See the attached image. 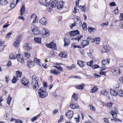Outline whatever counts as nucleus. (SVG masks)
I'll return each mask as SVG.
<instances>
[{
  "label": "nucleus",
  "mask_w": 123,
  "mask_h": 123,
  "mask_svg": "<svg viewBox=\"0 0 123 123\" xmlns=\"http://www.w3.org/2000/svg\"><path fill=\"white\" fill-rule=\"evenodd\" d=\"M31 84L33 88L37 90L39 87L38 82L39 81V78L33 75L31 77Z\"/></svg>",
  "instance_id": "obj_1"
},
{
  "label": "nucleus",
  "mask_w": 123,
  "mask_h": 123,
  "mask_svg": "<svg viewBox=\"0 0 123 123\" xmlns=\"http://www.w3.org/2000/svg\"><path fill=\"white\" fill-rule=\"evenodd\" d=\"M12 34V32H10L8 33L7 35L6 36V38H8L10 37L11 35Z\"/></svg>",
  "instance_id": "obj_55"
},
{
  "label": "nucleus",
  "mask_w": 123,
  "mask_h": 123,
  "mask_svg": "<svg viewBox=\"0 0 123 123\" xmlns=\"http://www.w3.org/2000/svg\"><path fill=\"white\" fill-rule=\"evenodd\" d=\"M63 116L62 115L61 116L60 118L59 119L58 123H59L60 122H61L62 120L63 119Z\"/></svg>",
  "instance_id": "obj_64"
},
{
  "label": "nucleus",
  "mask_w": 123,
  "mask_h": 123,
  "mask_svg": "<svg viewBox=\"0 0 123 123\" xmlns=\"http://www.w3.org/2000/svg\"><path fill=\"white\" fill-rule=\"evenodd\" d=\"M57 71L56 69L51 70L50 71V73L55 75H57L59 74L60 72L59 71Z\"/></svg>",
  "instance_id": "obj_35"
},
{
  "label": "nucleus",
  "mask_w": 123,
  "mask_h": 123,
  "mask_svg": "<svg viewBox=\"0 0 123 123\" xmlns=\"http://www.w3.org/2000/svg\"><path fill=\"white\" fill-rule=\"evenodd\" d=\"M65 2L63 1H61L59 2V3L57 6V8L59 10L62 9L64 5Z\"/></svg>",
  "instance_id": "obj_13"
},
{
  "label": "nucleus",
  "mask_w": 123,
  "mask_h": 123,
  "mask_svg": "<svg viewBox=\"0 0 123 123\" xmlns=\"http://www.w3.org/2000/svg\"><path fill=\"white\" fill-rule=\"evenodd\" d=\"M78 118H74L75 120L77 122H79V118H80V116L79 115H78Z\"/></svg>",
  "instance_id": "obj_58"
},
{
  "label": "nucleus",
  "mask_w": 123,
  "mask_h": 123,
  "mask_svg": "<svg viewBox=\"0 0 123 123\" xmlns=\"http://www.w3.org/2000/svg\"><path fill=\"white\" fill-rule=\"evenodd\" d=\"M51 0H39V3L41 5L48 6L50 4Z\"/></svg>",
  "instance_id": "obj_4"
},
{
  "label": "nucleus",
  "mask_w": 123,
  "mask_h": 123,
  "mask_svg": "<svg viewBox=\"0 0 123 123\" xmlns=\"http://www.w3.org/2000/svg\"><path fill=\"white\" fill-rule=\"evenodd\" d=\"M11 100V97L10 96V95H9L8 98L7 99V103L9 105L10 103V102Z\"/></svg>",
  "instance_id": "obj_44"
},
{
  "label": "nucleus",
  "mask_w": 123,
  "mask_h": 123,
  "mask_svg": "<svg viewBox=\"0 0 123 123\" xmlns=\"http://www.w3.org/2000/svg\"><path fill=\"white\" fill-rule=\"evenodd\" d=\"M111 113L114 118H115L116 117L117 114L114 111H111Z\"/></svg>",
  "instance_id": "obj_31"
},
{
  "label": "nucleus",
  "mask_w": 123,
  "mask_h": 123,
  "mask_svg": "<svg viewBox=\"0 0 123 123\" xmlns=\"http://www.w3.org/2000/svg\"><path fill=\"white\" fill-rule=\"evenodd\" d=\"M82 27L83 29L85 31L86 30V23L84 22L82 26Z\"/></svg>",
  "instance_id": "obj_43"
},
{
  "label": "nucleus",
  "mask_w": 123,
  "mask_h": 123,
  "mask_svg": "<svg viewBox=\"0 0 123 123\" xmlns=\"http://www.w3.org/2000/svg\"><path fill=\"white\" fill-rule=\"evenodd\" d=\"M94 40L95 43L97 44H98L100 42V39L99 38H94Z\"/></svg>",
  "instance_id": "obj_45"
},
{
  "label": "nucleus",
  "mask_w": 123,
  "mask_h": 123,
  "mask_svg": "<svg viewBox=\"0 0 123 123\" xmlns=\"http://www.w3.org/2000/svg\"><path fill=\"white\" fill-rule=\"evenodd\" d=\"M94 38L93 39L92 37L89 36H88L87 38V40L88 43L89 42H91L92 43L94 42Z\"/></svg>",
  "instance_id": "obj_26"
},
{
  "label": "nucleus",
  "mask_w": 123,
  "mask_h": 123,
  "mask_svg": "<svg viewBox=\"0 0 123 123\" xmlns=\"http://www.w3.org/2000/svg\"><path fill=\"white\" fill-rule=\"evenodd\" d=\"M108 92L105 90L102 91L100 92V93L102 95L105 96L107 95Z\"/></svg>",
  "instance_id": "obj_33"
},
{
  "label": "nucleus",
  "mask_w": 123,
  "mask_h": 123,
  "mask_svg": "<svg viewBox=\"0 0 123 123\" xmlns=\"http://www.w3.org/2000/svg\"><path fill=\"white\" fill-rule=\"evenodd\" d=\"M77 64L81 67H84L85 64L84 62L79 60L77 61Z\"/></svg>",
  "instance_id": "obj_21"
},
{
  "label": "nucleus",
  "mask_w": 123,
  "mask_h": 123,
  "mask_svg": "<svg viewBox=\"0 0 123 123\" xmlns=\"http://www.w3.org/2000/svg\"><path fill=\"white\" fill-rule=\"evenodd\" d=\"M119 10L118 7H117V9L115 10L114 11L115 14V15H117L118 13Z\"/></svg>",
  "instance_id": "obj_53"
},
{
  "label": "nucleus",
  "mask_w": 123,
  "mask_h": 123,
  "mask_svg": "<svg viewBox=\"0 0 123 123\" xmlns=\"http://www.w3.org/2000/svg\"><path fill=\"white\" fill-rule=\"evenodd\" d=\"M38 93L39 97L42 98H44L48 95L47 92L45 88L43 87H41L39 89Z\"/></svg>",
  "instance_id": "obj_2"
},
{
  "label": "nucleus",
  "mask_w": 123,
  "mask_h": 123,
  "mask_svg": "<svg viewBox=\"0 0 123 123\" xmlns=\"http://www.w3.org/2000/svg\"><path fill=\"white\" fill-rule=\"evenodd\" d=\"M42 37L48 38L49 36V33L48 30L46 29H43L41 30L40 33Z\"/></svg>",
  "instance_id": "obj_3"
},
{
  "label": "nucleus",
  "mask_w": 123,
  "mask_h": 123,
  "mask_svg": "<svg viewBox=\"0 0 123 123\" xmlns=\"http://www.w3.org/2000/svg\"><path fill=\"white\" fill-rule=\"evenodd\" d=\"M22 74V72L20 71H18L16 72V76L20 78L21 77Z\"/></svg>",
  "instance_id": "obj_34"
},
{
  "label": "nucleus",
  "mask_w": 123,
  "mask_h": 123,
  "mask_svg": "<svg viewBox=\"0 0 123 123\" xmlns=\"http://www.w3.org/2000/svg\"><path fill=\"white\" fill-rule=\"evenodd\" d=\"M32 31L33 34L36 35H37L40 33L39 29L36 27L33 26L31 27Z\"/></svg>",
  "instance_id": "obj_7"
},
{
  "label": "nucleus",
  "mask_w": 123,
  "mask_h": 123,
  "mask_svg": "<svg viewBox=\"0 0 123 123\" xmlns=\"http://www.w3.org/2000/svg\"><path fill=\"white\" fill-rule=\"evenodd\" d=\"M71 47H73L74 48H79L80 46L79 45H77L75 43H73L71 45Z\"/></svg>",
  "instance_id": "obj_41"
},
{
  "label": "nucleus",
  "mask_w": 123,
  "mask_h": 123,
  "mask_svg": "<svg viewBox=\"0 0 123 123\" xmlns=\"http://www.w3.org/2000/svg\"><path fill=\"white\" fill-rule=\"evenodd\" d=\"M55 68H56L57 69L59 70V71H61L62 70V67L60 66L57 67L56 66H54Z\"/></svg>",
  "instance_id": "obj_54"
},
{
  "label": "nucleus",
  "mask_w": 123,
  "mask_h": 123,
  "mask_svg": "<svg viewBox=\"0 0 123 123\" xmlns=\"http://www.w3.org/2000/svg\"><path fill=\"white\" fill-rule=\"evenodd\" d=\"M16 56H15L14 55L12 54H10L9 55V58L10 59H14L16 58Z\"/></svg>",
  "instance_id": "obj_42"
},
{
  "label": "nucleus",
  "mask_w": 123,
  "mask_h": 123,
  "mask_svg": "<svg viewBox=\"0 0 123 123\" xmlns=\"http://www.w3.org/2000/svg\"><path fill=\"white\" fill-rule=\"evenodd\" d=\"M9 76H6L5 77V78L6 80V81L8 82L9 80Z\"/></svg>",
  "instance_id": "obj_62"
},
{
  "label": "nucleus",
  "mask_w": 123,
  "mask_h": 123,
  "mask_svg": "<svg viewBox=\"0 0 123 123\" xmlns=\"http://www.w3.org/2000/svg\"><path fill=\"white\" fill-rule=\"evenodd\" d=\"M97 90V88L95 87H94L91 90V92H94L96 91Z\"/></svg>",
  "instance_id": "obj_48"
},
{
  "label": "nucleus",
  "mask_w": 123,
  "mask_h": 123,
  "mask_svg": "<svg viewBox=\"0 0 123 123\" xmlns=\"http://www.w3.org/2000/svg\"><path fill=\"white\" fill-rule=\"evenodd\" d=\"M89 106L90 107V109L92 110H95V107L93 106V105H89Z\"/></svg>",
  "instance_id": "obj_52"
},
{
  "label": "nucleus",
  "mask_w": 123,
  "mask_h": 123,
  "mask_svg": "<svg viewBox=\"0 0 123 123\" xmlns=\"http://www.w3.org/2000/svg\"><path fill=\"white\" fill-rule=\"evenodd\" d=\"M74 10L73 12L74 13H76V12H78V10L77 8L76 7H75L74 8Z\"/></svg>",
  "instance_id": "obj_56"
},
{
  "label": "nucleus",
  "mask_w": 123,
  "mask_h": 123,
  "mask_svg": "<svg viewBox=\"0 0 123 123\" xmlns=\"http://www.w3.org/2000/svg\"><path fill=\"white\" fill-rule=\"evenodd\" d=\"M78 97V94L74 93L72 96V100L73 98L75 101H77V100Z\"/></svg>",
  "instance_id": "obj_25"
},
{
  "label": "nucleus",
  "mask_w": 123,
  "mask_h": 123,
  "mask_svg": "<svg viewBox=\"0 0 123 123\" xmlns=\"http://www.w3.org/2000/svg\"><path fill=\"white\" fill-rule=\"evenodd\" d=\"M109 62L110 61L107 60H103L101 62L102 64V66L103 67H105L109 64Z\"/></svg>",
  "instance_id": "obj_17"
},
{
  "label": "nucleus",
  "mask_w": 123,
  "mask_h": 123,
  "mask_svg": "<svg viewBox=\"0 0 123 123\" xmlns=\"http://www.w3.org/2000/svg\"><path fill=\"white\" fill-rule=\"evenodd\" d=\"M87 65L91 67L93 65V61L92 60H91L90 62H88L87 63Z\"/></svg>",
  "instance_id": "obj_46"
},
{
  "label": "nucleus",
  "mask_w": 123,
  "mask_h": 123,
  "mask_svg": "<svg viewBox=\"0 0 123 123\" xmlns=\"http://www.w3.org/2000/svg\"><path fill=\"white\" fill-rule=\"evenodd\" d=\"M118 92L116 90L113 89H111L110 90V93L112 95L115 96H117L118 94Z\"/></svg>",
  "instance_id": "obj_20"
},
{
  "label": "nucleus",
  "mask_w": 123,
  "mask_h": 123,
  "mask_svg": "<svg viewBox=\"0 0 123 123\" xmlns=\"http://www.w3.org/2000/svg\"><path fill=\"white\" fill-rule=\"evenodd\" d=\"M104 48L107 52L109 51V50L108 48V47L106 45H105L103 47Z\"/></svg>",
  "instance_id": "obj_49"
},
{
  "label": "nucleus",
  "mask_w": 123,
  "mask_h": 123,
  "mask_svg": "<svg viewBox=\"0 0 123 123\" xmlns=\"http://www.w3.org/2000/svg\"><path fill=\"white\" fill-rule=\"evenodd\" d=\"M31 53L30 52H25L24 53V56L28 58L30 57Z\"/></svg>",
  "instance_id": "obj_38"
},
{
  "label": "nucleus",
  "mask_w": 123,
  "mask_h": 123,
  "mask_svg": "<svg viewBox=\"0 0 123 123\" xmlns=\"http://www.w3.org/2000/svg\"><path fill=\"white\" fill-rule=\"evenodd\" d=\"M99 67V66L97 65H94L92 66V68L93 69H95Z\"/></svg>",
  "instance_id": "obj_61"
},
{
  "label": "nucleus",
  "mask_w": 123,
  "mask_h": 123,
  "mask_svg": "<svg viewBox=\"0 0 123 123\" xmlns=\"http://www.w3.org/2000/svg\"><path fill=\"white\" fill-rule=\"evenodd\" d=\"M59 55L61 58H66L67 57V54L66 52H61L59 54Z\"/></svg>",
  "instance_id": "obj_15"
},
{
  "label": "nucleus",
  "mask_w": 123,
  "mask_h": 123,
  "mask_svg": "<svg viewBox=\"0 0 123 123\" xmlns=\"http://www.w3.org/2000/svg\"><path fill=\"white\" fill-rule=\"evenodd\" d=\"M23 48L25 50L29 51L32 48V44L29 43H25L24 45Z\"/></svg>",
  "instance_id": "obj_5"
},
{
  "label": "nucleus",
  "mask_w": 123,
  "mask_h": 123,
  "mask_svg": "<svg viewBox=\"0 0 123 123\" xmlns=\"http://www.w3.org/2000/svg\"><path fill=\"white\" fill-rule=\"evenodd\" d=\"M21 83L24 86H27L29 82L28 80L25 78H23L21 80Z\"/></svg>",
  "instance_id": "obj_12"
},
{
  "label": "nucleus",
  "mask_w": 123,
  "mask_h": 123,
  "mask_svg": "<svg viewBox=\"0 0 123 123\" xmlns=\"http://www.w3.org/2000/svg\"><path fill=\"white\" fill-rule=\"evenodd\" d=\"M112 102H108L106 105V106L107 107H111L112 106Z\"/></svg>",
  "instance_id": "obj_50"
},
{
  "label": "nucleus",
  "mask_w": 123,
  "mask_h": 123,
  "mask_svg": "<svg viewBox=\"0 0 123 123\" xmlns=\"http://www.w3.org/2000/svg\"><path fill=\"white\" fill-rule=\"evenodd\" d=\"M34 40L36 42L41 43V37H35L34 38Z\"/></svg>",
  "instance_id": "obj_23"
},
{
  "label": "nucleus",
  "mask_w": 123,
  "mask_h": 123,
  "mask_svg": "<svg viewBox=\"0 0 123 123\" xmlns=\"http://www.w3.org/2000/svg\"><path fill=\"white\" fill-rule=\"evenodd\" d=\"M67 112L66 114V115L69 119L73 117V112L72 111H70L69 110Z\"/></svg>",
  "instance_id": "obj_11"
},
{
  "label": "nucleus",
  "mask_w": 123,
  "mask_h": 123,
  "mask_svg": "<svg viewBox=\"0 0 123 123\" xmlns=\"http://www.w3.org/2000/svg\"><path fill=\"white\" fill-rule=\"evenodd\" d=\"M21 36H19L17 37L16 40L13 43V45L15 47H18L19 45L21 42Z\"/></svg>",
  "instance_id": "obj_6"
},
{
  "label": "nucleus",
  "mask_w": 123,
  "mask_h": 123,
  "mask_svg": "<svg viewBox=\"0 0 123 123\" xmlns=\"http://www.w3.org/2000/svg\"><path fill=\"white\" fill-rule=\"evenodd\" d=\"M58 4V1L56 0H54L52 2L51 7H56Z\"/></svg>",
  "instance_id": "obj_16"
},
{
  "label": "nucleus",
  "mask_w": 123,
  "mask_h": 123,
  "mask_svg": "<svg viewBox=\"0 0 123 123\" xmlns=\"http://www.w3.org/2000/svg\"><path fill=\"white\" fill-rule=\"evenodd\" d=\"M12 65V62L11 61H9L7 65V66L8 67H9Z\"/></svg>",
  "instance_id": "obj_60"
},
{
  "label": "nucleus",
  "mask_w": 123,
  "mask_h": 123,
  "mask_svg": "<svg viewBox=\"0 0 123 123\" xmlns=\"http://www.w3.org/2000/svg\"><path fill=\"white\" fill-rule=\"evenodd\" d=\"M94 76L95 78H98L100 77V75H99L97 74L94 73Z\"/></svg>",
  "instance_id": "obj_59"
},
{
  "label": "nucleus",
  "mask_w": 123,
  "mask_h": 123,
  "mask_svg": "<svg viewBox=\"0 0 123 123\" xmlns=\"http://www.w3.org/2000/svg\"><path fill=\"white\" fill-rule=\"evenodd\" d=\"M64 46H68L69 44V40L67 38H65L64 39Z\"/></svg>",
  "instance_id": "obj_28"
},
{
  "label": "nucleus",
  "mask_w": 123,
  "mask_h": 123,
  "mask_svg": "<svg viewBox=\"0 0 123 123\" xmlns=\"http://www.w3.org/2000/svg\"><path fill=\"white\" fill-rule=\"evenodd\" d=\"M70 106L72 108L74 109L75 108H77L79 107V106L78 105L77 103H76L75 104H74L73 103V102L72 101L71 102Z\"/></svg>",
  "instance_id": "obj_19"
},
{
  "label": "nucleus",
  "mask_w": 123,
  "mask_h": 123,
  "mask_svg": "<svg viewBox=\"0 0 123 123\" xmlns=\"http://www.w3.org/2000/svg\"><path fill=\"white\" fill-rule=\"evenodd\" d=\"M40 60L39 59H38L36 58H35L33 62L34 63H37L38 66H40Z\"/></svg>",
  "instance_id": "obj_24"
},
{
  "label": "nucleus",
  "mask_w": 123,
  "mask_h": 123,
  "mask_svg": "<svg viewBox=\"0 0 123 123\" xmlns=\"http://www.w3.org/2000/svg\"><path fill=\"white\" fill-rule=\"evenodd\" d=\"M88 43L87 40H84L82 42L81 44L83 46V47H84L85 46L88 44Z\"/></svg>",
  "instance_id": "obj_30"
},
{
  "label": "nucleus",
  "mask_w": 123,
  "mask_h": 123,
  "mask_svg": "<svg viewBox=\"0 0 123 123\" xmlns=\"http://www.w3.org/2000/svg\"><path fill=\"white\" fill-rule=\"evenodd\" d=\"M47 19L44 17L42 18L39 20L40 22L43 25H46L47 24Z\"/></svg>",
  "instance_id": "obj_14"
},
{
  "label": "nucleus",
  "mask_w": 123,
  "mask_h": 123,
  "mask_svg": "<svg viewBox=\"0 0 123 123\" xmlns=\"http://www.w3.org/2000/svg\"><path fill=\"white\" fill-rule=\"evenodd\" d=\"M27 65H28L30 68H31L35 65L34 62H32L31 60H29L27 62Z\"/></svg>",
  "instance_id": "obj_18"
},
{
  "label": "nucleus",
  "mask_w": 123,
  "mask_h": 123,
  "mask_svg": "<svg viewBox=\"0 0 123 123\" xmlns=\"http://www.w3.org/2000/svg\"><path fill=\"white\" fill-rule=\"evenodd\" d=\"M113 69L114 70V71L116 72V73L118 74H120V69L119 68H113Z\"/></svg>",
  "instance_id": "obj_32"
},
{
  "label": "nucleus",
  "mask_w": 123,
  "mask_h": 123,
  "mask_svg": "<svg viewBox=\"0 0 123 123\" xmlns=\"http://www.w3.org/2000/svg\"><path fill=\"white\" fill-rule=\"evenodd\" d=\"M88 31L90 32H93L95 31V29L92 27H88Z\"/></svg>",
  "instance_id": "obj_37"
},
{
  "label": "nucleus",
  "mask_w": 123,
  "mask_h": 123,
  "mask_svg": "<svg viewBox=\"0 0 123 123\" xmlns=\"http://www.w3.org/2000/svg\"><path fill=\"white\" fill-rule=\"evenodd\" d=\"M18 80V79L17 78V77L16 76H14L13 78L12 82L13 83H14Z\"/></svg>",
  "instance_id": "obj_39"
},
{
  "label": "nucleus",
  "mask_w": 123,
  "mask_h": 123,
  "mask_svg": "<svg viewBox=\"0 0 123 123\" xmlns=\"http://www.w3.org/2000/svg\"><path fill=\"white\" fill-rule=\"evenodd\" d=\"M80 9H81L82 11H83L84 12L85 11V6H80Z\"/></svg>",
  "instance_id": "obj_47"
},
{
  "label": "nucleus",
  "mask_w": 123,
  "mask_h": 123,
  "mask_svg": "<svg viewBox=\"0 0 123 123\" xmlns=\"http://www.w3.org/2000/svg\"><path fill=\"white\" fill-rule=\"evenodd\" d=\"M83 36L82 35H79L76 36L74 39L75 40H77L78 42H79Z\"/></svg>",
  "instance_id": "obj_22"
},
{
  "label": "nucleus",
  "mask_w": 123,
  "mask_h": 123,
  "mask_svg": "<svg viewBox=\"0 0 123 123\" xmlns=\"http://www.w3.org/2000/svg\"><path fill=\"white\" fill-rule=\"evenodd\" d=\"M25 11V8L24 6H22L20 9V15L22 16Z\"/></svg>",
  "instance_id": "obj_29"
},
{
  "label": "nucleus",
  "mask_w": 123,
  "mask_h": 123,
  "mask_svg": "<svg viewBox=\"0 0 123 123\" xmlns=\"http://www.w3.org/2000/svg\"><path fill=\"white\" fill-rule=\"evenodd\" d=\"M109 5L111 6H114L116 5V4L114 2H111L109 4Z\"/></svg>",
  "instance_id": "obj_57"
},
{
  "label": "nucleus",
  "mask_w": 123,
  "mask_h": 123,
  "mask_svg": "<svg viewBox=\"0 0 123 123\" xmlns=\"http://www.w3.org/2000/svg\"><path fill=\"white\" fill-rule=\"evenodd\" d=\"M8 3L6 0H0V4L2 5H5Z\"/></svg>",
  "instance_id": "obj_27"
},
{
  "label": "nucleus",
  "mask_w": 123,
  "mask_h": 123,
  "mask_svg": "<svg viewBox=\"0 0 123 123\" xmlns=\"http://www.w3.org/2000/svg\"><path fill=\"white\" fill-rule=\"evenodd\" d=\"M76 23H74L72 24H70V27L71 29L73 28L74 26H76Z\"/></svg>",
  "instance_id": "obj_51"
},
{
  "label": "nucleus",
  "mask_w": 123,
  "mask_h": 123,
  "mask_svg": "<svg viewBox=\"0 0 123 123\" xmlns=\"http://www.w3.org/2000/svg\"><path fill=\"white\" fill-rule=\"evenodd\" d=\"M118 94L119 96L121 97H123V92L122 91L120 90L119 91H118Z\"/></svg>",
  "instance_id": "obj_40"
},
{
  "label": "nucleus",
  "mask_w": 123,
  "mask_h": 123,
  "mask_svg": "<svg viewBox=\"0 0 123 123\" xmlns=\"http://www.w3.org/2000/svg\"><path fill=\"white\" fill-rule=\"evenodd\" d=\"M46 45L48 47L52 49H55L57 48L55 43H54L53 42H52L49 44H46Z\"/></svg>",
  "instance_id": "obj_8"
},
{
  "label": "nucleus",
  "mask_w": 123,
  "mask_h": 123,
  "mask_svg": "<svg viewBox=\"0 0 123 123\" xmlns=\"http://www.w3.org/2000/svg\"><path fill=\"white\" fill-rule=\"evenodd\" d=\"M4 45H2L0 46V52L1 51L4 49Z\"/></svg>",
  "instance_id": "obj_63"
},
{
  "label": "nucleus",
  "mask_w": 123,
  "mask_h": 123,
  "mask_svg": "<svg viewBox=\"0 0 123 123\" xmlns=\"http://www.w3.org/2000/svg\"><path fill=\"white\" fill-rule=\"evenodd\" d=\"M16 57L18 61L22 63H24V62L23 59V57L21 55L18 54L16 56Z\"/></svg>",
  "instance_id": "obj_9"
},
{
  "label": "nucleus",
  "mask_w": 123,
  "mask_h": 123,
  "mask_svg": "<svg viewBox=\"0 0 123 123\" xmlns=\"http://www.w3.org/2000/svg\"><path fill=\"white\" fill-rule=\"evenodd\" d=\"M76 88L78 89L82 90L83 89V88L84 87V84H82L79 86H76Z\"/></svg>",
  "instance_id": "obj_36"
},
{
  "label": "nucleus",
  "mask_w": 123,
  "mask_h": 123,
  "mask_svg": "<svg viewBox=\"0 0 123 123\" xmlns=\"http://www.w3.org/2000/svg\"><path fill=\"white\" fill-rule=\"evenodd\" d=\"M69 33V35L71 36H74L80 34L79 31H78L77 30L71 31Z\"/></svg>",
  "instance_id": "obj_10"
}]
</instances>
